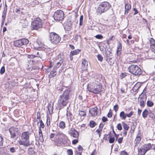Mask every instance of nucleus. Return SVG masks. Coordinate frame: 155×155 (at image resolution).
Here are the masks:
<instances>
[{
	"instance_id": "f257e3e1",
	"label": "nucleus",
	"mask_w": 155,
	"mask_h": 155,
	"mask_svg": "<svg viewBox=\"0 0 155 155\" xmlns=\"http://www.w3.org/2000/svg\"><path fill=\"white\" fill-rule=\"evenodd\" d=\"M88 91L95 94H98L102 91L103 86L100 82L95 81L88 84Z\"/></svg>"
},
{
	"instance_id": "f03ea898",
	"label": "nucleus",
	"mask_w": 155,
	"mask_h": 155,
	"mask_svg": "<svg viewBox=\"0 0 155 155\" xmlns=\"http://www.w3.org/2000/svg\"><path fill=\"white\" fill-rule=\"evenodd\" d=\"M69 99V92L68 90H65L59 96L57 103V108L61 110L66 106L68 102Z\"/></svg>"
},
{
	"instance_id": "7ed1b4c3",
	"label": "nucleus",
	"mask_w": 155,
	"mask_h": 155,
	"mask_svg": "<svg viewBox=\"0 0 155 155\" xmlns=\"http://www.w3.org/2000/svg\"><path fill=\"white\" fill-rule=\"evenodd\" d=\"M54 141L57 144L63 143L67 146L70 145L71 143L68 137L64 134L60 132L56 134Z\"/></svg>"
},
{
	"instance_id": "20e7f679",
	"label": "nucleus",
	"mask_w": 155,
	"mask_h": 155,
	"mask_svg": "<svg viewBox=\"0 0 155 155\" xmlns=\"http://www.w3.org/2000/svg\"><path fill=\"white\" fill-rule=\"evenodd\" d=\"M64 61V54L63 53H59L58 56L50 61V65L49 68H51L53 65H55L54 68L56 69L59 68Z\"/></svg>"
},
{
	"instance_id": "39448f33",
	"label": "nucleus",
	"mask_w": 155,
	"mask_h": 155,
	"mask_svg": "<svg viewBox=\"0 0 155 155\" xmlns=\"http://www.w3.org/2000/svg\"><path fill=\"white\" fill-rule=\"evenodd\" d=\"M29 135L30 134L28 132H23L21 135L20 140L18 141L19 144L26 147L30 145V144L29 141Z\"/></svg>"
},
{
	"instance_id": "423d86ee",
	"label": "nucleus",
	"mask_w": 155,
	"mask_h": 155,
	"mask_svg": "<svg viewBox=\"0 0 155 155\" xmlns=\"http://www.w3.org/2000/svg\"><path fill=\"white\" fill-rule=\"evenodd\" d=\"M48 38L51 42L54 45H57L61 41V38L58 34L54 32L49 33Z\"/></svg>"
},
{
	"instance_id": "0eeeda50",
	"label": "nucleus",
	"mask_w": 155,
	"mask_h": 155,
	"mask_svg": "<svg viewBox=\"0 0 155 155\" xmlns=\"http://www.w3.org/2000/svg\"><path fill=\"white\" fill-rule=\"evenodd\" d=\"M129 71L133 74L139 76L142 73L140 68L137 65L131 64L128 68Z\"/></svg>"
},
{
	"instance_id": "6e6552de",
	"label": "nucleus",
	"mask_w": 155,
	"mask_h": 155,
	"mask_svg": "<svg viewBox=\"0 0 155 155\" xmlns=\"http://www.w3.org/2000/svg\"><path fill=\"white\" fill-rule=\"evenodd\" d=\"M54 18L56 20L61 21L64 18V12L60 10L56 11L54 15Z\"/></svg>"
},
{
	"instance_id": "1a4fd4ad",
	"label": "nucleus",
	"mask_w": 155,
	"mask_h": 155,
	"mask_svg": "<svg viewBox=\"0 0 155 155\" xmlns=\"http://www.w3.org/2000/svg\"><path fill=\"white\" fill-rule=\"evenodd\" d=\"M128 111L131 110L129 114L125 113L124 111H122L120 113L119 115L120 118L121 120H124L126 119L127 117L130 118L133 115L134 112L132 110V108L130 107L128 108Z\"/></svg>"
},
{
	"instance_id": "9d476101",
	"label": "nucleus",
	"mask_w": 155,
	"mask_h": 155,
	"mask_svg": "<svg viewBox=\"0 0 155 155\" xmlns=\"http://www.w3.org/2000/svg\"><path fill=\"white\" fill-rule=\"evenodd\" d=\"M103 139L106 140H109V142L110 143H114L115 139L113 135L110 132L108 134H104Z\"/></svg>"
},
{
	"instance_id": "9b49d317",
	"label": "nucleus",
	"mask_w": 155,
	"mask_h": 155,
	"mask_svg": "<svg viewBox=\"0 0 155 155\" xmlns=\"http://www.w3.org/2000/svg\"><path fill=\"white\" fill-rule=\"evenodd\" d=\"M69 134L74 138H79V134L78 131L74 128H71L68 132Z\"/></svg>"
},
{
	"instance_id": "f8f14e48",
	"label": "nucleus",
	"mask_w": 155,
	"mask_h": 155,
	"mask_svg": "<svg viewBox=\"0 0 155 155\" xmlns=\"http://www.w3.org/2000/svg\"><path fill=\"white\" fill-rule=\"evenodd\" d=\"M9 130L11 135V138L14 139L18 133V130L17 128L11 127L9 129Z\"/></svg>"
},
{
	"instance_id": "ddd939ff",
	"label": "nucleus",
	"mask_w": 155,
	"mask_h": 155,
	"mask_svg": "<svg viewBox=\"0 0 155 155\" xmlns=\"http://www.w3.org/2000/svg\"><path fill=\"white\" fill-rule=\"evenodd\" d=\"M100 4L105 12L109 9L111 7V5L107 2H104Z\"/></svg>"
},
{
	"instance_id": "4468645a",
	"label": "nucleus",
	"mask_w": 155,
	"mask_h": 155,
	"mask_svg": "<svg viewBox=\"0 0 155 155\" xmlns=\"http://www.w3.org/2000/svg\"><path fill=\"white\" fill-rule=\"evenodd\" d=\"M97 110L98 108L97 107L91 108L89 109V113L92 116L95 117L98 114V111Z\"/></svg>"
},
{
	"instance_id": "2eb2a0df",
	"label": "nucleus",
	"mask_w": 155,
	"mask_h": 155,
	"mask_svg": "<svg viewBox=\"0 0 155 155\" xmlns=\"http://www.w3.org/2000/svg\"><path fill=\"white\" fill-rule=\"evenodd\" d=\"M88 66V61L85 59H82L81 62V70L82 71H87Z\"/></svg>"
},
{
	"instance_id": "dca6fc26",
	"label": "nucleus",
	"mask_w": 155,
	"mask_h": 155,
	"mask_svg": "<svg viewBox=\"0 0 155 155\" xmlns=\"http://www.w3.org/2000/svg\"><path fill=\"white\" fill-rule=\"evenodd\" d=\"M81 51V50L78 49L71 51L69 54V57L70 58V60L71 61H72L73 59V56L78 54Z\"/></svg>"
},
{
	"instance_id": "f3484780",
	"label": "nucleus",
	"mask_w": 155,
	"mask_h": 155,
	"mask_svg": "<svg viewBox=\"0 0 155 155\" xmlns=\"http://www.w3.org/2000/svg\"><path fill=\"white\" fill-rule=\"evenodd\" d=\"M104 126V124L101 123L99 125L98 128L95 131L96 134L98 135L99 138L101 137Z\"/></svg>"
},
{
	"instance_id": "a211bd4d",
	"label": "nucleus",
	"mask_w": 155,
	"mask_h": 155,
	"mask_svg": "<svg viewBox=\"0 0 155 155\" xmlns=\"http://www.w3.org/2000/svg\"><path fill=\"white\" fill-rule=\"evenodd\" d=\"M31 29L37 30L39 28V21L37 19L35 20L31 23Z\"/></svg>"
},
{
	"instance_id": "6ab92c4d",
	"label": "nucleus",
	"mask_w": 155,
	"mask_h": 155,
	"mask_svg": "<svg viewBox=\"0 0 155 155\" xmlns=\"http://www.w3.org/2000/svg\"><path fill=\"white\" fill-rule=\"evenodd\" d=\"M125 11L124 14L127 15L130 10L131 8V5L130 3L125 2Z\"/></svg>"
},
{
	"instance_id": "aec40b11",
	"label": "nucleus",
	"mask_w": 155,
	"mask_h": 155,
	"mask_svg": "<svg viewBox=\"0 0 155 155\" xmlns=\"http://www.w3.org/2000/svg\"><path fill=\"white\" fill-rule=\"evenodd\" d=\"M150 47L152 51L155 53V40L153 38L150 40Z\"/></svg>"
},
{
	"instance_id": "412c9836",
	"label": "nucleus",
	"mask_w": 155,
	"mask_h": 155,
	"mask_svg": "<svg viewBox=\"0 0 155 155\" xmlns=\"http://www.w3.org/2000/svg\"><path fill=\"white\" fill-rule=\"evenodd\" d=\"M122 48V44L120 42H118V45L117 49V54L118 56H120L121 54V51Z\"/></svg>"
},
{
	"instance_id": "4be33fe9",
	"label": "nucleus",
	"mask_w": 155,
	"mask_h": 155,
	"mask_svg": "<svg viewBox=\"0 0 155 155\" xmlns=\"http://www.w3.org/2000/svg\"><path fill=\"white\" fill-rule=\"evenodd\" d=\"M134 40H129L128 39H127L126 40V42L127 44L128 45H131L134 44L135 41L137 42L138 41L139 39V37H137V38H134Z\"/></svg>"
},
{
	"instance_id": "5701e85b",
	"label": "nucleus",
	"mask_w": 155,
	"mask_h": 155,
	"mask_svg": "<svg viewBox=\"0 0 155 155\" xmlns=\"http://www.w3.org/2000/svg\"><path fill=\"white\" fill-rule=\"evenodd\" d=\"M105 11L104 9L101 6L100 4L99 7L96 9V13L97 15H101L102 13L105 12Z\"/></svg>"
},
{
	"instance_id": "b1692460",
	"label": "nucleus",
	"mask_w": 155,
	"mask_h": 155,
	"mask_svg": "<svg viewBox=\"0 0 155 155\" xmlns=\"http://www.w3.org/2000/svg\"><path fill=\"white\" fill-rule=\"evenodd\" d=\"M27 57L28 58L30 59H33L32 60V62H38V60H37V59L38 58V57L37 56L31 54L28 55L27 56Z\"/></svg>"
},
{
	"instance_id": "393cba45",
	"label": "nucleus",
	"mask_w": 155,
	"mask_h": 155,
	"mask_svg": "<svg viewBox=\"0 0 155 155\" xmlns=\"http://www.w3.org/2000/svg\"><path fill=\"white\" fill-rule=\"evenodd\" d=\"M78 115L81 118L82 117L84 119L86 116V112L85 110H79Z\"/></svg>"
},
{
	"instance_id": "a878e982",
	"label": "nucleus",
	"mask_w": 155,
	"mask_h": 155,
	"mask_svg": "<svg viewBox=\"0 0 155 155\" xmlns=\"http://www.w3.org/2000/svg\"><path fill=\"white\" fill-rule=\"evenodd\" d=\"M152 147V145L150 143L145 144L143 146V148L147 152L150 150Z\"/></svg>"
},
{
	"instance_id": "bb28decb",
	"label": "nucleus",
	"mask_w": 155,
	"mask_h": 155,
	"mask_svg": "<svg viewBox=\"0 0 155 155\" xmlns=\"http://www.w3.org/2000/svg\"><path fill=\"white\" fill-rule=\"evenodd\" d=\"M141 136L142 135L139 132L138 133L135 139L136 143H139L140 142L142 138Z\"/></svg>"
},
{
	"instance_id": "cd10ccee",
	"label": "nucleus",
	"mask_w": 155,
	"mask_h": 155,
	"mask_svg": "<svg viewBox=\"0 0 155 155\" xmlns=\"http://www.w3.org/2000/svg\"><path fill=\"white\" fill-rule=\"evenodd\" d=\"M14 45L16 47H21L22 46L21 39L15 41L14 42Z\"/></svg>"
},
{
	"instance_id": "c85d7f7f",
	"label": "nucleus",
	"mask_w": 155,
	"mask_h": 155,
	"mask_svg": "<svg viewBox=\"0 0 155 155\" xmlns=\"http://www.w3.org/2000/svg\"><path fill=\"white\" fill-rule=\"evenodd\" d=\"M6 10L5 12L4 11L2 13V22L1 25V26L2 27L4 25V21H5V18H6Z\"/></svg>"
},
{
	"instance_id": "c756f323",
	"label": "nucleus",
	"mask_w": 155,
	"mask_h": 155,
	"mask_svg": "<svg viewBox=\"0 0 155 155\" xmlns=\"http://www.w3.org/2000/svg\"><path fill=\"white\" fill-rule=\"evenodd\" d=\"M147 98V96L146 94H143V93H141L139 97V100L146 101Z\"/></svg>"
},
{
	"instance_id": "7c9ffc66",
	"label": "nucleus",
	"mask_w": 155,
	"mask_h": 155,
	"mask_svg": "<svg viewBox=\"0 0 155 155\" xmlns=\"http://www.w3.org/2000/svg\"><path fill=\"white\" fill-rule=\"evenodd\" d=\"M146 152L143 147H141L138 149V155H144Z\"/></svg>"
},
{
	"instance_id": "2f4dec72",
	"label": "nucleus",
	"mask_w": 155,
	"mask_h": 155,
	"mask_svg": "<svg viewBox=\"0 0 155 155\" xmlns=\"http://www.w3.org/2000/svg\"><path fill=\"white\" fill-rule=\"evenodd\" d=\"M54 103L51 101H50L48 104V110L50 112V110L52 111L53 109Z\"/></svg>"
},
{
	"instance_id": "473e14b6",
	"label": "nucleus",
	"mask_w": 155,
	"mask_h": 155,
	"mask_svg": "<svg viewBox=\"0 0 155 155\" xmlns=\"http://www.w3.org/2000/svg\"><path fill=\"white\" fill-rule=\"evenodd\" d=\"M59 126L61 129H64L66 127V124L63 121H60L59 124Z\"/></svg>"
},
{
	"instance_id": "72a5a7b5",
	"label": "nucleus",
	"mask_w": 155,
	"mask_h": 155,
	"mask_svg": "<svg viewBox=\"0 0 155 155\" xmlns=\"http://www.w3.org/2000/svg\"><path fill=\"white\" fill-rule=\"evenodd\" d=\"M148 114V110L147 109H144L142 113L143 117L144 118H146L147 117Z\"/></svg>"
},
{
	"instance_id": "f704fd0d",
	"label": "nucleus",
	"mask_w": 155,
	"mask_h": 155,
	"mask_svg": "<svg viewBox=\"0 0 155 155\" xmlns=\"http://www.w3.org/2000/svg\"><path fill=\"white\" fill-rule=\"evenodd\" d=\"M97 125V123L93 120H91L90 121L89 126L91 128H94Z\"/></svg>"
},
{
	"instance_id": "c9c22d12",
	"label": "nucleus",
	"mask_w": 155,
	"mask_h": 155,
	"mask_svg": "<svg viewBox=\"0 0 155 155\" xmlns=\"http://www.w3.org/2000/svg\"><path fill=\"white\" fill-rule=\"evenodd\" d=\"M20 39L22 44V46L23 45H27L29 42V41L27 39L23 38Z\"/></svg>"
},
{
	"instance_id": "e433bc0d",
	"label": "nucleus",
	"mask_w": 155,
	"mask_h": 155,
	"mask_svg": "<svg viewBox=\"0 0 155 155\" xmlns=\"http://www.w3.org/2000/svg\"><path fill=\"white\" fill-rule=\"evenodd\" d=\"M122 124L123 127L125 130H128L129 128V126L124 122H122Z\"/></svg>"
},
{
	"instance_id": "4c0bfd02",
	"label": "nucleus",
	"mask_w": 155,
	"mask_h": 155,
	"mask_svg": "<svg viewBox=\"0 0 155 155\" xmlns=\"http://www.w3.org/2000/svg\"><path fill=\"white\" fill-rule=\"evenodd\" d=\"M154 103L151 100H148L147 102V106L149 107H152L154 105Z\"/></svg>"
},
{
	"instance_id": "58836bf2",
	"label": "nucleus",
	"mask_w": 155,
	"mask_h": 155,
	"mask_svg": "<svg viewBox=\"0 0 155 155\" xmlns=\"http://www.w3.org/2000/svg\"><path fill=\"white\" fill-rule=\"evenodd\" d=\"M56 71L54 69L51 71L50 73L49 76L50 78H52L56 76Z\"/></svg>"
},
{
	"instance_id": "ea45409f",
	"label": "nucleus",
	"mask_w": 155,
	"mask_h": 155,
	"mask_svg": "<svg viewBox=\"0 0 155 155\" xmlns=\"http://www.w3.org/2000/svg\"><path fill=\"white\" fill-rule=\"evenodd\" d=\"M39 141L41 142H43L44 140L42 136V131L41 129H39Z\"/></svg>"
},
{
	"instance_id": "a19ab883",
	"label": "nucleus",
	"mask_w": 155,
	"mask_h": 155,
	"mask_svg": "<svg viewBox=\"0 0 155 155\" xmlns=\"http://www.w3.org/2000/svg\"><path fill=\"white\" fill-rule=\"evenodd\" d=\"M4 139L2 135L0 134V147L3 146Z\"/></svg>"
},
{
	"instance_id": "79ce46f5",
	"label": "nucleus",
	"mask_w": 155,
	"mask_h": 155,
	"mask_svg": "<svg viewBox=\"0 0 155 155\" xmlns=\"http://www.w3.org/2000/svg\"><path fill=\"white\" fill-rule=\"evenodd\" d=\"M45 45L42 42L39 43V51L44 50V48H45Z\"/></svg>"
},
{
	"instance_id": "37998d69",
	"label": "nucleus",
	"mask_w": 155,
	"mask_h": 155,
	"mask_svg": "<svg viewBox=\"0 0 155 155\" xmlns=\"http://www.w3.org/2000/svg\"><path fill=\"white\" fill-rule=\"evenodd\" d=\"M113 112L111 109L109 110V112L108 113L107 116L109 118H111L112 117Z\"/></svg>"
},
{
	"instance_id": "c03bdc74",
	"label": "nucleus",
	"mask_w": 155,
	"mask_h": 155,
	"mask_svg": "<svg viewBox=\"0 0 155 155\" xmlns=\"http://www.w3.org/2000/svg\"><path fill=\"white\" fill-rule=\"evenodd\" d=\"M140 101V106L141 107H144L145 106V103L146 101Z\"/></svg>"
},
{
	"instance_id": "a18cd8bd",
	"label": "nucleus",
	"mask_w": 155,
	"mask_h": 155,
	"mask_svg": "<svg viewBox=\"0 0 155 155\" xmlns=\"http://www.w3.org/2000/svg\"><path fill=\"white\" fill-rule=\"evenodd\" d=\"M28 152V155H37L36 153L31 150H30Z\"/></svg>"
},
{
	"instance_id": "49530a36",
	"label": "nucleus",
	"mask_w": 155,
	"mask_h": 155,
	"mask_svg": "<svg viewBox=\"0 0 155 155\" xmlns=\"http://www.w3.org/2000/svg\"><path fill=\"white\" fill-rule=\"evenodd\" d=\"M17 150V148L16 147H11L9 149V150L10 152L12 153H14L16 152Z\"/></svg>"
},
{
	"instance_id": "de8ad7c7",
	"label": "nucleus",
	"mask_w": 155,
	"mask_h": 155,
	"mask_svg": "<svg viewBox=\"0 0 155 155\" xmlns=\"http://www.w3.org/2000/svg\"><path fill=\"white\" fill-rule=\"evenodd\" d=\"M46 124L48 127L50 125V118L49 117H47Z\"/></svg>"
},
{
	"instance_id": "09e8293b",
	"label": "nucleus",
	"mask_w": 155,
	"mask_h": 155,
	"mask_svg": "<svg viewBox=\"0 0 155 155\" xmlns=\"http://www.w3.org/2000/svg\"><path fill=\"white\" fill-rule=\"evenodd\" d=\"M67 153L68 155H73V151L72 149H69L67 150Z\"/></svg>"
},
{
	"instance_id": "8fccbe9b",
	"label": "nucleus",
	"mask_w": 155,
	"mask_h": 155,
	"mask_svg": "<svg viewBox=\"0 0 155 155\" xmlns=\"http://www.w3.org/2000/svg\"><path fill=\"white\" fill-rule=\"evenodd\" d=\"M149 117L152 119H154L155 118V115L153 113H150Z\"/></svg>"
},
{
	"instance_id": "3c124183",
	"label": "nucleus",
	"mask_w": 155,
	"mask_h": 155,
	"mask_svg": "<svg viewBox=\"0 0 155 155\" xmlns=\"http://www.w3.org/2000/svg\"><path fill=\"white\" fill-rule=\"evenodd\" d=\"M97 58L98 59V60L100 61L101 62L103 60V57L100 54H98L97 56Z\"/></svg>"
},
{
	"instance_id": "603ef678",
	"label": "nucleus",
	"mask_w": 155,
	"mask_h": 155,
	"mask_svg": "<svg viewBox=\"0 0 155 155\" xmlns=\"http://www.w3.org/2000/svg\"><path fill=\"white\" fill-rule=\"evenodd\" d=\"M127 76V73H122L120 75V77L121 79H122L123 78L126 77Z\"/></svg>"
},
{
	"instance_id": "864d4df0",
	"label": "nucleus",
	"mask_w": 155,
	"mask_h": 155,
	"mask_svg": "<svg viewBox=\"0 0 155 155\" xmlns=\"http://www.w3.org/2000/svg\"><path fill=\"white\" fill-rule=\"evenodd\" d=\"M5 71V67L3 66L0 69V73L1 74H3Z\"/></svg>"
},
{
	"instance_id": "5fc2aeb1",
	"label": "nucleus",
	"mask_w": 155,
	"mask_h": 155,
	"mask_svg": "<svg viewBox=\"0 0 155 155\" xmlns=\"http://www.w3.org/2000/svg\"><path fill=\"white\" fill-rule=\"evenodd\" d=\"M83 15H81L80 18L79 25L81 26L83 25Z\"/></svg>"
},
{
	"instance_id": "6e6d98bb",
	"label": "nucleus",
	"mask_w": 155,
	"mask_h": 155,
	"mask_svg": "<svg viewBox=\"0 0 155 155\" xmlns=\"http://www.w3.org/2000/svg\"><path fill=\"white\" fill-rule=\"evenodd\" d=\"M79 138H75V139L74 140L72 141V143L73 145H75L78 142V139Z\"/></svg>"
},
{
	"instance_id": "4d7b16f0",
	"label": "nucleus",
	"mask_w": 155,
	"mask_h": 155,
	"mask_svg": "<svg viewBox=\"0 0 155 155\" xmlns=\"http://www.w3.org/2000/svg\"><path fill=\"white\" fill-rule=\"evenodd\" d=\"M123 137H122L119 138L118 139L117 138V141L118 143L120 144L122 143L123 141Z\"/></svg>"
},
{
	"instance_id": "13d9d810",
	"label": "nucleus",
	"mask_w": 155,
	"mask_h": 155,
	"mask_svg": "<svg viewBox=\"0 0 155 155\" xmlns=\"http://www.w3.org/2000/svg\"><path fill=\"white\" fill-rule=\"evenodd\" d=\"M113 109L115 112H117L118 110L119 106L117 104L115 105L113 107Z\"/></svg>"
},
{
	"instance_id": "bf43d9fd",
	"label": "nucleus",
	"mask_w": 155,
	"mask_h": 155,
	"mask_svg": "<svg viewBox=\"0 0 155 155\" xmlns=\"http://www.w3.org/2000/svg\"><path fill=\"white\" fill-rule=\"evenodd\" d=\"M95 37L97 39H102L103 37V36L101 35H96Z\"/></svg>"
},
{
	"instance_id": "052dcab7",
	"label": "nucleus",
	"mask_w": 155,
	"mask_h": 155,
	"mask_svg": "<svg viewBox=\"0 0 155 155\" xmlns=\"http://www.w3.org/2000/svg\"><path fill=\"white\" fill-rule=\"evenodd\" d=\"M117 128L119 130H122V127L120 123H119L117 124Z\"/></svg>"
},
{
	"instance_id": "680f3d73",
	"label": "nucleus",
	"mask_w": 155,
	"mask_h": 155,
	"mask_svg": "<svg viewBox=\"0 0 155 155\" xmlns=\"http://www.w3.org/2000/svg\"><path fill=\"white\" fill-rule=\"evenodd\" d=\"M44 23L43 21L39 19V28H42Z\"/></svg>"
},
{
	"instance_id": "e2e57ef3",
	"label": "nucleus",
	"mask_w": 155,
	"mask_h": 155,
	"mask_svg": "<svg viewBox=\"0 0 155 155\" xmlns=\"http://www.w3.org/2000/svg\"><path fill=\"white\" fill-rule=\"evenodd\" d=\"M113 133H114L115 137H116V139L115 140H117V138H118V137L119 136V134H117L115 132V131L113 129Z\"/></svg>"
},
{
	"instance_id": "0e129e2a",
	"label": "nucleus",
	"mask_w": 155,
	"mask_h": 155,
	"mask_svg": "<svg viewBox=\"0 0 155 155\" xmlns=\"http://www.w3.org/2000/svg\"><path fill=\"white\" fill-rule=\"evenodd\" d=\"M120 154V155H128V153L124 150L121 151Z\"/></svg>"
},
{
	"instance_id": "69168bd1",
	"label": "nucleus",
	"mask_w": 155,
	"mask_h": 155,
	"mask_svg": "<svg viewBox=\"0 0 155 155\" xmlns=\"http://www.w3.org/2000/svg\"><path fill=\"white\" fill-rule=\"evenodd\" d=\"M102 120L103 122H104L107 121L108 120L107 117L105 116H104L102 117Z\"/></svg>"
},
{
	"instance_id": "338daca9",
	"label": "nucleus",
	"mask_w": 155,
	"mask_h": 155,
	"mask_svg": "<svg viewBox=\"0 0 155 155\" xmlns=\"http://www.w3.org/2000/svg\"><path fill=\"white\" fill-rule=\"evenodd\" d=\"M40 127L42 128H43L45 127V125L42 120H40Z\"/></svg>"
},
{
	"instance_id": "774afa93",
	"label": "nucleus",
	"mask_w": 155,
	"mask_h": 155,
	"mask_svg": "<svg viewBox=\"0 0 155 155\" xmlns=\"http://www.w3.org/2000/svg\"><path fill=\"white\" fill-rule=\"evenodd\" d=\"M55 136L56 135L54 133H51L50 134L49 137L50 138H52L55 137Z\"/></svg>"
}]
</instances>
